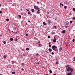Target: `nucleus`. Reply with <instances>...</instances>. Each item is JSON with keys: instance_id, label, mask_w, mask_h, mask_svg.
<instances>
[{"instance_id": "obj_1", "label": "nucleus", "mask_w": 75, "mask_h": 75, "mask_svg": "<svg viewBox=\"0 0 75 75\" xmlns=\"http://www.w3.org/2000/svg\"><path fill=\"white\" fill-rule=\"evenodd\" d=\"M64 28H67V27H68L69 25V23L68 21H65L64 23Z\"/></svg>"}, {"instance_id": "obj_2", "label": "nucleus", "mask_w": 75, "mask_h": 75, "mask_svg": "<svg viewBox=\"0 0 75 75\" xmlns=\"http://www.w3.org/2000/svg\"><path fill=\"white\" fill-rule=\"evenodd\" d=\"M52 48L54 51H58V48L55 45H53L52 46Z\"/></svg>"}, {"instance_id": "obj_3", "label": "nucleus", "mask_w": 75, "mask_h": 75, "mask_svg": "<svg viewBox=\"0 0 75 75\" xmlns=\"http://www.w3.org/2000/svg\"><path fill=\"white\" fill-rule=\"evenodd\" d=\"M34 8L35 10H38V9H40V8H39L37 6H34Z\"/></svg>"}, {"instance_id": "obj_4", "label": "nucleus", "mask_w": 75, "mask_h": 75, "mask_svg": "<svg viewBox=\"0 0 75 75\" xmlns=\"http://www.w3.org/2000/svg\"><path fill=\"white\" fill-rule=\"evenodd\" d=\"M67 71H70L71 70V68L70 67H69L67 69Z\"/></svg>"}, {"instance_id": "obj_5", "label": "nucleus", "mask_w": 75, "mask_h": 75, "mask_svg": "<svg viewBox=\"0 0 75 75\" xmlns=\"http://www.w3.org/2000/svg\"><path fill=\"white\" fill-rule=\"evenodd\" d=\"M72 75V74H71V72H69V73H68V74H67V75Z\"/></svg>"}, {"instance_id": "obj_6", "label": "nucleus", "mask_w": 75, "mask_h": 75, "mask_svg": "<svg viewBox=\"0 0 75 75\" xmlns=\"http://www.w3.org/2000/svg\"><path fill=\"white\" fill-rule=\"evenodd\" d=\"M48 50L49 52H51V51H52V49H51V48H49L48 49Z\"/></svg>"}, {"instance_id": "obj_7", "label": "nucleus", "mask_w": 75, "mask_h": 75, "mask_svg": "<svg viewBox=\"0 0 75 75\" xmlns=\"http://www.w3.org/2000/svg\"><path fill=\"white\" fill-rule=\"evenodd\" d=\"M65 30H64L62 31V33H65Z\"/></svg>"}, {"instance_id": "obj_8", "label": "nucleus", "mask_w": 75, "mask_h": 75, "mask_svg": "<svg viewBox=\"0 0 75 75\" xmlns=\"http://www.w3.org/2000/svg\"><path fill=\"white\" fill-rule=\"evenodd\" d=\"M31 11H32V12H33V13L35 11V10H34V9H31Z\"/></svg>"}, {"instance_id": "obj_9", "label": "nucleus", "mask_w": 75, "mask_h": 75, "mask_svg": "<svg viewBox=\"0 0 75 75\" xmlns=\"http://www.w3.org/2000/svg\"><path fill=\"white\" fill-rule=\"evenodd\" d=\"M70 71H71V72L72 73V72H73V69H71V70Z\"/></svg>"}, {"instance_id": "obj_10", "label": "nucleus", "mask_w": 75, "mask_h": 75, "mask_svg": "<svg viewBox=\"0 0 75 75\" xmlns=\"http://www.w3.org/2000/svg\"><path fill=\"white\" fill-rule=\"evenodd\" d=\"M62 47H61L59 49V51H61L62 50Z\"/></svg>"}, {"instance_id": "obj_11", "label": "nucleus", "mask_w": 75, "mask_h": 75, "mask_svg": "<svg viewBox=\"0 0 75 75\" xmlns=\"http://www.w3.org/2000/svg\"><path fill=\"white\" fill-rule=\"evenodd\" d=\"M53 42H56V39L53 40Z\"/></svg>"}, {"instance_id": "obj_12", "label": "nucleus", "mask_w": 75, "mask_h": 75, "mask_svg": "<svg viewBox=\"0 0 75 75\" xmlns=\"http://www.w3.org/2000/svg\"><path fill=\"white\" fill-rule=\"evenodd\" d=\"M21 65H22V66H23V67H24V65H25L23 63H22L21 64Z\"/></svg>"}, {"instance_id": "obj_13", "label": "nucleus", "mask_w": 75, "mask_h": 75, "mask_svg": "<svg viewBox=\"0 0 75 75\" xmlns=\"http://www.w3.org/2000/svg\"><path fill=\"white\" fill-rule=\"evenodd\" d=\"M69 67V65H66V68H68V67Z\"/></svg>"}, {"instance_id": "obj_14", "label": "nucleus", "mask_w": 75, "mask_h": 75, "mask_svg": "<svg viewBox=\"0 0 75 75\" xmlns=\"http://www.w3.org/2000/svg\"><path fill=\"white\" fill-rule=\"evenodd\" d=\"M60 5H62V6H64V4H62V3H60Z\"/></svg>"}, {"instance_id": "obj_15", "label": "nucleus", "mask_w": 75, "mask_h": 75, "mask_svg": "<svg viewBox=\"0 0 75 75\" xmlns=\"http://www.w3.org/2000/svg\"><path fill=\"white\" fill-rule=\"evenodd\" d=\"M26 10L28 11H30V9H26Z\"/></svg>"}, {"instance_id": "obj_16", "label": "nucleus", "mask_w": 75, "mask_h": 75, "mask_svg": "<svg viewBox=\"0 0 75 75\" xmlns=\"http://www.w3.org/2000/svg\"><path fill=\"white\" fill-rule=\"evenodd\" d=\"M10 41H13V38H11L10 39Z\"/></svg>"}, {"instance_id": "obj_17", "label": "nucleus", "mask_w": 75, "mask_h": 75, "mask_svg": "<svg viewBox=\"0 0 75 75\" xmlns=\"http://www.w3.org/2000/svg\"><path fill=\"white\" fill-rule=\"evenodd\" d=\"M43 24L44 25H46V23H45V22H43Z\"/></svg>"}, {"instance_id": "obj_18", "label": "nucleus", "mask_w": 75, "mask_h": 75, "mask_svg": "<svg viewBox=\"0 0 75 75\" xmlns=\"http://www.w3.org/2000/svg\"><path fill=\"white\" fill-rule=\"evenodd\" d=\"M18 17L19 18H21V15H18Z\"/></svg>"}, {"instance_id": "obj_19", "label": "nucleus", "mask_w": 75, "mask_h": 75, "mask_svg": "<svg viewBox=\"0 0 75 75\" xmlns=\"http://www.w3.org/2000/svg\"><path fill=\"white\" fill-rule=\"evenodd\" d=\"M38 44H40V43L41 42H40V41H38Z\"/></svg>"}, {"instance_id": "obj_20", "label": "nucleus", "mask_w": 75, "mask_h": 75, "mask_svg": "<svg viewBox=\"0 0 75 75\" xmlns=\"http://www.w3.org/2000/svg\"><path fill=\"white\" fill-rule=\"evenodd\" d=\"M31 13V12H30V11H29L28 12V14H30Z\"/></svg>"}, {"instance_id": "obj_21", "label": "nucleus", "mask_w": 75, "mask_h": 75, "mask_svg": "<svg viewBox=\"0 0 75 75\" xmlns=\"http://www.w3.org/2000/svg\"><path fill=\"white\" fill-rule=\"evenodd\" d=\"M56 63L57 64H59L58 61H57L56 62Z\"/></svg>"}, {"instance_id": "obj_22", "label": "nucleus", "mask_w": 75, "mask_h": 75, "mask_svg": "<svg viewBox=\"0 0 75 75\" xmlns=\"http://www.w3.org/2000/svg\"><path fill=\"white\" fill-rule=\"evenodd\" d=\"M48 23H49V24H50V23H51V21H50V20H49L48 21Z\"/></svg>"}, {"instance_id": "obj_23", "label": "nucleus", "mask_w": 75, "mask_h": 75, "mask_svg": "<svg viewBox=\"0 0 75 75\" xmlns=\"http://www.w3.org/2000/svg\"><path fill=\"white\" fill-rule=\"evenodd\" d=\"M50 73H52V71H51V70H50Z\"/></svg>"}, {"instance_id": "obj_24", "label": "nucleus", "mask_w": 75, "mask_h": 75, "mask_svg": "<svg viewBox=\"0 0 75 75\" xmlns=\"http://www.w3.org/2000/svg\"><path fill=\"white\" fill-rule=\"evenodd\" d=\"M28 50H29V49L28 48H27L26 49V51H28Z\"/></svg>"}, {"instance_id": "obj_25", "label": "nucleus", "mask_w": 75, "mask_h": 75, "mask_svg": "<svg viewBox=\"0 0 75 75\" xmlns=\"http://www.w3.org/2000/svg\"><path fill=\"white\" fill-rule=\"evenodd\" d=\"M37 13L38 14H39L40 13V11H37Z\"/></svg>"}, {"instance_id": "obj_26", "label": "nucleus", "mask_w": 75, "mask_h": 75, "mask_svg": "<svg viewBox=\"0 0 75 75\" xmlns=\"http://www.w3.org/2000/svg\"><path fill=\"white\" fill-rule=\"evenodd\" d=\"M50 37H51L50 36H48V38H49V39L50 38Z\"/></svg>"}, {"instance_id": "obj_27", "label": "nucleus", "mask_w": 75, "mask_h": 75, "mask_svg": "<svg viewBox=\"0 0 75 75\" xmlns=\"http://www.w3.org/2000/svg\"><path fill=\"white\" fill-rule=\"evenodd\" d=\"M12 64H14V61H12Z\"/></svg>"}, {"instance_id": "obj_28", "label": "nucleus", "mask_w": 75, "mask_h": 75, "mask_svg": "<svg viewBox=\"0 0 75 75\" xmlns=\"http://www.w3.org/2000/svg\"><path fill=\"white\" fill-rule=\"evenodd\" d=\"M6 20L7 21H9V19L8 18H7L6 19Z\"/></svg>"}, {"instance_id": "obj_29", "label": "nucleus", "mask_w": 75, "mask_h": 75, "mask_svg": "<svg viewBox=\"0 0 75 75\" xmlns=\"http://www.w3.org/2000/svg\"><path fill=\"white\" fill-rule=\"evenodd\" d=\"M6 43V42L5 41H4V44H5Z\"/></svg>"}, {"instance_id": "obj_30", "label": "nucleus", "mask_w": 75, "mask_h": 75, "mask_svg": "<svg viewBox=\"0 0 75 75\" xmlns=\"http://www.w3.org/2000/svg\"><path fill=\"white\" fill-rule=\"evenodd\" d=\"M6 58V56H4V58L5 59Z\"/></svg>"}, {"instance_id": "obj_31", "label": "nucleus", "mask_w": 75, "mask_h": 75, "mask_svg": "<svg viewBox=\"0 0 75 75\" xmlns=\"http://www.w3.org/2000/svg\"><path fill=\"white\" fill-rule=\"evenodd\" d=\"M49 47L50 48H51V45H50L49 46Z\"/></svg>"}, {"instance_id": "obj_32", "label": "nucleus", "mask_w": 75, "mask_h": 75, "mask_svg": "<svg viewBox=\"0 0 75 75\" xmlns=\"http://www.w3.org/2000/svg\"><path fill=\"white\" fill-rule=\"evenodd\" d=\"M39 45V47H41V46H42V45H41V44H40Z\"/></svg>"}, {"instance_id": "obj_33", "label": "nucleus", "mask_w": 75, "mask_h": 75, "mask_svg": "<svg viewBox=\"0 0 75 75\" xmlns=\"http://www.w3.org/2000/svg\"><path fill=\"white\" fill-rule=\"evenodd\" d=\"M12 74H15V72H12Z\"/></svg>"}, {"instance_id": "obj_34", "label": "nucleus", "mask_w": 75, "mask_h": 75, "mask_svg": "<svg viewBox=\"0 0 75 75\" xmlns=\"http://www.w3.org/2000/svg\"><path fill=\"white\" fill-rule=\"evenodd\" d=\"M37 3L38 4H40V3H39V2H38V1L37 2Z\"/></svg>"}, {"instance_id": "obj_35", "label": "nucleus", "mask_w": 75, "mask_h": 75, "mask_svg": "<svg viewBox=\"0 0 75 75\" xmlns=\"http://www.w3.org/2000/svg\"><path fill=\"white\" fill-rule=\"evenodd\" d=\"M64 8L66 9L67 8V6H64Z\"/></svg>"}, {"instance_id": "obj_36", "label": "nucleus", "mask_w": 75, "mask_h": 75, "mask_svg": "<svg viewBox=\"0 0 75 75\" xmlns=\"http://www.w3.org/2000/svg\"><path fill=\"white\" fill-rule=\"evenodd\" d=\"M72 19L73 20H75V17H74L72 18Z\"/></svg>"}, {"instance_id": "obj_37", "label": "nucleus", "mask_w": 75, "mask_h": 75, "mask_svg": "<svg viewBox=\"0 0 75 75\" xmlns=\"http://www.w3.org/2000/svg\"><path fill=\"white\" fill-rule=\"evenodd\" d=\"M54 40H57V39H56V38H55V37H54Z\"/></svg>"}, {"instance_id": "obj_38", "label": "nucleus", "mask_w": 75, "mask_h": 75, "mask_svg": "<svg viewBox=\"0 0 75 75\" xmlns=\"http://www.w3.org/2000/svg\"><path fill=\"white\" fill-rule=\"evenodd\" d=\"M52 55H53V54H54V53L53 52H52Z\"/></svg>"}, {"instance_id": "obj_39", "label": "nucleus", "mask_w": 75, "mask_h": 75, "mask_svg": "<svg viewBox=\"0 0 75 75\" xmlns=\"http://www.w3.org/2000/svg\"><path fill=\"white\" fill-rule=\"evenodd\" d=\"M70 23H72V21H70Z\"/></svg>"}, {"instance_id": "obj_40", "label": "nucleus", "mask_w": 75, "mask_h": 75, "mask_svg": "<svg viewBox=\"0 0 75 75\" xmlns=\"http://www.w3.org/2000/svg\"><path fill=\"white\" fill-rule=\"evenodd\" d=\"M18 39L17 38L16 39H15V41H18Z\"/></svg>"}, {"instance_id": "obj_41", "label": "nucleus", "mask_w": 75, "mask_h": 75, "mask_svg": "<svg viewBox=\"0 0 75 75\" xmlns=\"http://www.w3.org/2000/svg\"><path fill=\"white\" fill-rule=\"evenodd\" d=\"M53 27H54V28H57V26H53Z\"/></svg>"}, {"instance_id": "obj_42", "label": "nucleus", "mask_w": 75, "mask_h": 75, "mask_svg": "<svg viewBox=\"0 0 75 75\" xmlns=\"http://www.w3.org/2000/svg\"><path fill=\"white\" fill-rule=\"evenodd\" d=\"M46 52V53H47V54H49V52H48L47 51Z\"/></svg>"}, {"instance_id": "obj_43", "label": "nucleus", "mask_w": 75, "mask_h": 75, "mask_svg": "<svg viewBox=\"0 0 75 75\" xmlns=\"http://www.w3.org/2000/svg\"><path fill=\"white\" fill-rule=\"evenodd\" d=\"M44 68V66H42V69H43V68Z\"/></svg>"}, {"instance_id": "obj_44", "label": "nucleus", "mask_w": 75, "mask_h": 75, "mask_svg": "<svg viewBox=\"0 0 75 75\" xmlns=\"http://www.w3.org/2000/svg\"><path fill=\"white\" fill-rule=\"evenodd\" d=\"M73 10H74V11H75V8H73Z\"/></svg>"}, {"instance_id": "obj_45", "label": "nucleus", "mask_w": 75, "mask_h": 75, "mask_svg": "<svg viewBox=\"0 0 75 75\" xmlns=\"http://www.w3.org/2000/svg\"><path fill=\"white\" fill-rule=\"evenodd\" d=\"M21 70L22 71H24V69L23 68H22Z\"/></svg>"}, {"instance_id": "obj_46", "label": "nucleus", "mask_w": 75, "mask_h": 75, "mask_svg": "<svg viewBox=\"0 0 75 75\" xmlns=\"http://www.w3.org/2000/svg\"><path fill=\"white\" fill-rule=\"evenodd\" d=\"M75 41V40L74 39H73V42H74Z\"/></svg>"}, {"instance_id": "obj_47", "label": "nucleus", "mask_w": 75, "mask_h": 75, "mask_svg": "<svg viewBox=\"0 0 75 75\" xmlns=\"http://www.w3.org/2000/svg\"><path fill=\"white\" fill-rule=\"evenodd\" d=\"M36 55H37L38 56V55H39V54H38V53H37V54H36Z\"/></svg>"}, {"instance_id": "obj_48", "label": "nucleus", "mask_w": 75, "mask_h": 75, "mask_svg": "<svg viewBox=\"0 0 75 75\" xmlns=\"http://www.w3.org/2000/svg\"><path fill=\"white\" fill-rule=\"evenodd\" d=\"M26 36H28V34H26Z\"/></svg>"}, {"instance_id": "obj_49", "label": "nucleus", "mask_w": 75, "mask_h": 75, "mask_svg": "<svg viewBox=\"0 0 75 75\" xmlns=\"http://www.w3.org/2000/svg\"><path fill=\"white\" fill-rule=\"evenodd\" d=\"M49 45H50V44H51V42H49Z\"/></svg>"}, {"instance_id": "obj_50", "label": "nucleus", "mask_w": 75, "mask_h": 75, "mask_svg": "<svg viewBox=\"0 0 75 75\" xmlns=\"http://www.w3.org/2000/svg\"><path fill=\"white\" fill-rule=\"evenodd\" d=\"M74 61H75V57H74Z\"/></svg>"}, {"instance_id": "obj_51", "label": "nucleus", "mask_w": 75, "mask_h": 75, "mask_svg": "<svg viewBox=\"0 0 75 75\" xmlns=\"http://www.w3.org/2000/svg\"><path fill=\"white\" fill-rule=\"evenodd\" d=\"M47 13L48 14H49V13H50V12H47Z\"/></svg>"}, {"instance_id": "obj_52", "label": "nucleus", "mask_w": 75, "mask_h": 75, "mask_svg": "<svg viewBox=\"0 0 75 75\" xmlns=\"http://www.w3.org/2000/svg\"><path fill=\"white\" fill-rule=\"evenodd\" d=\"M0 37H2V35H0Z\"/></svg>"}, {"instance_id": "obj_53", "label": "nucleus", "mask_w": 75, "mask_h": 75, "mask_svg": "<svg viewBox=\"0 0 75 75\" xmlns=\"http://www.w3.org/2000/svg\"><path fill=\"white\" fill-rule=\"evenodd\" d=\"M2 13V12L1 11H0V13L1 14Z\"/></svg>"}, {"instance_id": "obj_54", "label": "nucleus", "mask_w": 75, "mask_h": 75, "mask_svg": "<svg viewBox=\"0 0 75 75\" xmlns=\"http://www.w3.org/2000/svg\"><path fill=\"white\" fill-rule=\"evenodd\" d=\"M28 23H30V21H28Z\"/></svg>"}, {"instance_id": "obj_55", "label": "nucleus", "mask_w": 75, "mask_h": 75, "mask_svg": "<svg viewBox=\"0 0 75 75\" xmlns=\"http://www.w3.org/2000/svg\"><path fill=\"white\" fill-rule=\"evenodd\" d=\"M40 11V9H38V11Z\"/></svg>"}, {"instance_id": "obj_56", "label": "nucleus", "mask_w": 75, "mask_h": 75, "mask_svg": "<svg viewBox=\"0 0 75 75\" xmlns=\"http://www.w3.org/2000/svg\"><path fill=\"white\" fill-rule=\"evenodd\" d=\"M23 56H25V54H23Z\"/></svg>"}, {"instance_id": "obj_57", "label": "nucleus", "mask_w": 75, "mask_h": 75, "mask_svg": "<svg viewBox=\"0 0 75 75\" xmlns=\"http://www.w3.org/2000/svg\"><path fill=\"white\" fill-rule=\"evenodd\" d=\"M44 75H49L48 74H44Z\"/></svg>"}, {"instance_id": "obj_58", "label": "nucleus", "mask_w": 75, "mask_h": 75, "mask_svg": "<svg viewBox=\"0 0 75 75\" xmlns=\"http://www.w3.org/2000/svg\"><path fill=\"white\" fill-rule=\"evenodd\" d=\"M30 16H32V14L30 13Z\"/></svg>"}, {"instance_id": "obj_59", "label": "nucleus", "mask_w": 75, "mask_h": 75, "mask_svg": "<svg viewBox=\"0 0 75 75\" xmlns=\"http://www.w3.org/2000/svg\"><path fill=\"white\" fill-rule=\"evenodd\" d=\"M59 6H60V7H61L62 6H61V5H60Z\"/></svg>"}, {"instance_id": "obj_60", "label": "nucleus", "mask_w": 75, "mask_h": 75, "mask_svg": "<svg viewBox=\"0 0 75 75\" xmlns=\"http://www.w3.org/2000/svg\"><path fill=\"white\" fill-rule=\"evenodd\" d=\"M54 75H57V74H54Z\"/></svg>"}, {"instance_id": "obj_61", "label": "nucleus", "mask_w": 75, "mask_h": 75, "mask_svg": "<svg viewBox=\"0 0 75 75\" xmlns=\"http://www.w3.org/2000/svg\"><path fill=\"white\" fill-rule=\"evenodd\" d=\"M1 4H0V6L1 7Z\"/></svg>"}, {"instance_id": "obj_62", "label": "nucleus", "mask_w": 75, "mask_h": 75, "mask_svg": "<svg viewBox=\"0 0 75 75\" xmlns=\"http://www.w3.org/2000/svg\"><path fill=\"white\" fill-rule=\"evenodd\" d=\"M55 59H56V60H57V59H57V58H56Z\"/></svg>"}, {"instance_id": "obj_63", "label": "nucleus", "mask_w": 75, "mask_h": 75, "mask_svg": "<svg viewBox=\"0 0 75 75\" xmlns=\"http://www.w3.org/2000/svg\"><path fill=\"white\" fill-rule=\"evenodd\" d=\"M0 75H3L2 74H0Z\"/></svg>"}, {"instance_id": "obj_64", "label": "nucleus", "mask_w": 75, "mask_h": 75, "mask_svg": "<svg viewBox=\"0 0 75 75\" xmlns=\"http://www.w3.org/2000/svg\"><path fill=\"white\" fill-rule=\"evenodd\" d=\"M11 32H13V30H12Z\"/></svg>"}]
</instances>
